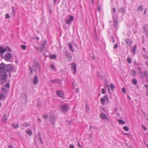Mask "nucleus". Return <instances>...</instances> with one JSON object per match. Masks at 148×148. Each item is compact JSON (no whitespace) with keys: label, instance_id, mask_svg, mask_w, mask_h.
I'll list each match as a JSON object with an SVG mask.
<instances>
[{"label":"nucleus","instance_id":"obj_1","mask_svg":"<svg viewBox=\"0 0 148 148\" xmlns=\"http://www.w3.org/2000/svg\"><path fill=\"white\" fill-rule=\"evenodd\" d=\"M14 70V67L11 64L6 65L3 63H1L0 64V77L4 80L6 79L8 76L6 72H10Z\"/></svg>","mask_w":148,"mask_h":148},{"label":"nucleus","instance_id":"obj_2","mask_svg":"<svg viewBox=\"0 0 148 148\" xmlns=\"http://www.w3.org/2000/svg\"><path fill=\"white\" fill-rule=\"evenodd\" d=\"M8 50L9 51H11V49L8 47H7L6 48H4L2 47H0V53L2 56Z\"/></svg>","mask_w":148,"mask_h":148},{"label":"nucleus","instance_id":"obj_3","mask_svg":"<svg viewBox=\"0 0 148 148\" xmlns=\"http://www.w3.org/2000/svg\"><path fill=\"white\" fill-rule=\"evenodd\" d=\"M69 105L67 104H63L61 105L60 107L62 109V110L63 112H64L67 111Z\"/></svg>","mask_w":148,"mask_h":148},{"label":"nucleus","instance_id":"obj_4","mask_svg":"<svg viewBox=\"0 0 148 148\" xmlns=\"http://www.w3.org/2000/svg\"><path fill=\"white\" fill-rule=\"evenodd\" d=\"M100 118L103 120H106L107 121H109V119L106 116V115L103 112H102L100 115Z\"/></svg>","mask_w":148,"mask_h":148},{"label":"nucleus","instance_id":"obj_5","mask_svg":"<svg viewBox=\"0 0 148 148\" xmlns=\"http://www.w3.org/2000/svg\"><path fill=\"white\" fill-rule=\"evenodd\" d=\"M106 100V102L109 101L108 97V95H105L103 98H102L101 99V103L103 105H104V103H105V100Z\"/></svg>","mask_w":148,"mask_h":148},{"label":"nucleus","instance_id":"obj_6","mask_svg":"<svg viewBox=\"0 0 148 148\" xmlns=\"http://www.w3.org/2000/svg\"><path fill=\"white\" fill-rule=\"evenodd\" d=\"M64 54L66 56L69 61H71V60L72 57L70 53L68 52L67 51H65Z\"/></svg>","mask_w":148,"mask_h":148},{"label":"nucleus","instance_id":"obj_7","mask_svg":"<svg viewBox=\"0 0 148 148\" xmlns=\"http://www.w3.org/2000/svg\"><path fill=\"white\" fill-rule=\"evenodd\" d=\"M49 121L52 124L54 125L55 122V117L53 115H50L49 116Z\"/></svg>","mask_w":148,"mask_h":148},{"label":"nucleus","instance_id":"obj_8","mask_svg":"<svg viewBox=\"0 0 148 148\" xmlns=\"http://www.w3.org/2000/svg\"><path fill=\"white\" fill-rule=\"evenodd\" d=\"M11 58V55L9 53L4 55V58L6 61H9Z\"/></svg>","mask_w":148,"mask_h":148},{"label":"nucleus","instance_id":"obj_9","mask_svg":"<svg viewBox=\"0 0 148 148\" xmlns=\"http://www.w3.org/2000/svg\"><path fill=\"white\" fill-rule=\"evenodd\" d=\"M74 17L73 16H70L69 18L66 20V23L68 25H69L71 24V21L73 20Z\"/></svg>","mask_w":148,"mask_h":148},{"label":"nucleus","instance_id":"obj_10","mask_svg":"<svg viewBox=\"0 0 148 148\" xmlns=\"http://www.w3.org/2000/svg\"><path fill=\"white\" fill-rule=\"evenodd\" d=\"M143 28L144 32L146 33V36H147V35L148 34V25L147 24L146 25H144Z\"/></svg>","mask_w":148,"mask_h":148},{"label":"nucleus","instance_id":"obj_11","mask_svg":"<svg viewBox=\"0 0 148 148\" xmlns=\"http://www.w3.org/2000/svg\"><path fill=\"white\" fill-rule=\"evenodd\" d=\"M56 94L59 97L62 98L64 96V92L61 90H58L56 91Z\"/></svg>","mask_w":148,"mask_h":148},{"label":"nucleus","instance_id":"obj_12","mask_svg":"<svg viewBox=\"0 0 148 148\" xmlns=\"http://www.w3.org/2000/svg\"><path fill=\"white\" fill-rule=\"evenodd\" d=\"M38 78L37 75L35 76L33 79V84L34 85H37L38 83Z\"/></svg>","mask_w":148,"mask_h":148},{"label":"nucleus","instance_id":"obj_13","mask_svg":"<svg viewBox=\"0 0 148 148\" xmlns=\"http://www.w3.org/2000/svg\"><path fill=\"white\" fill-rule=\"evenodd\" d=\"M71 68L74 70L73 73L75 74L76 71V65L75 63H72L71 64Z\"/></svg>","mask_w":148,"mask_h":148},{"label":"nucleus","instance_id":"obj_14","mask_svg":"<svg viewBox=\"0 0 148 148\" xmlns=\"http://www.w3.org/2000/svg\"><path fill=\"white\" fill-rule=\"evenodd\" d=\"M125 42H126L127 47H128L132 44L131 40L129 38H126L125 40Z\"/></svg>","mask_w":148,"mask_h":148},{"label":"nucleus","instance_id":"obj_15","mask_svg":"<svg viewBox=\"0 0 148 148\" xmlns=\"http://www.w3.org/2000/svg\"><path fill=\"white\" fill-rule=\"evenodd\" d=\"M21 97L26 102L27 101V97L26 94L25 93H23L21 95Z\"/></svg>","mask_w":148,"mask_h":148},{"label":"nucleus","instance_id":"obj_16","mask_svg":"<svg viewBox=\"0 0 148 148\" xmlns=\"http://www.w3.org/2000/svg\"><path fill=\"white\" fill-rule=\"evenodd\" d=\"M114 25L116 28H117L118 25V22L116 21L115 18H113Z\"/></svg>","mask_w":148,"mask_h":148},{"label":"nucleus","instance_id":"obj_17","mask_svg":"<svg viewBox=\"0 0 148 148\" xmlns=\"http://www.w3.org/2000/svg\"><path fill=\"white\" fill-rule=\"evenodd\" d=\"M35 66L36 67H37L36 69H38L39 68V69H40V66L39 62L38 61H36L35 62Z\"/></svg>","mask_w":148,"mask_h":148},{"label":"nucleus","instance_id":"obj_18","mask_svg":"<svg viewBox=\"0 0 148 148\" xmlns=\"http://www.w3.org/2000/svg\"><path fill=\"white\" fill-rule=\"evenodd\" d=\"M8 119L6 115L3 116L2 118V120L4 122H6Z\"/></svg>","mask_w":148,"mask_h":148},{"label":"nucleus","instance_id":"obj_19","mask_svg":"<svg viewBox=\"0 0 148 148\" xmlns=\"http://www.w3.org/2000/svg\"><path fill=\"white\" fill-rule=\"evenodd\" d=\"M118 11L120 13H123V14L125 13L124 9L123 7H121L119 8Z\"/></svg>","mask_w":148,"mask_h":148},{"label":"nucleus","instance_id":"obj_20","mask_svg":"<svg viewBox=\"0 0 148 148\" xmlns=\"http://www.w3.org/2000/svg\"><path fill=\"white\" fill-rule=\"evenodd\" d=\"M49 58L51 59H55L57 58L55 55H50L49 56Z\"/></svg>","mask_w":148,"mask_h":148},{"label":"nucleus","instance_id":"obj_21","mask_svg":"<svg viewBox=\"0 0 148 148\" xmlns=\"http://www.w3.org/2000/svg\"><path fill=\"white\" fill-rule=\"evenodd\" d=\"M35 48L37 51H39L40 52H41L42 51V49L41 47H38L36 46H35Z\"/></svg>","mask_w":148,"mask_h":148},{"label":"nucleus","instance_id":"obj_22","mask_svg":"<svg viewBox=\"0 0 148 148\" xmlns=\"http://www.w3.org/2000/svg\"><path fill=\"white\" fill-rule=\"evenodd\" d=\"M136 73L135 71L134 70L132 69L131 70V75L132 76L134 77L135 76Z\"/></svg>","mask_w":148,"mask_h":148},{"label":"nucleus","instance_id":"obj_23","mask_svg":"<svg viewBox=\"0 0 148 148\" xmlns=\"http://www.w3.org/2000/svg\"><path fill=\"white\" fill-rule=\"evenodd\" d=\"M132 82L134 85H136L137 84V81L136 79L134 78L132 79Z\"/></svg>","mask_w":148,"mask_h":148},{"label":"nucleus","instance_id":"obj_24","mask_svg":"<svg viewBox=\"0 0 148 148\" xmlns=\"http://www.w3.org/2000/svg\"><path fill=\"white\" fill-rule=\"evenodd\" d=\"M51 82L53 83H56L58 84L59 81V80H57V79L51 80Z\"/></svg>","mask_w":148,"mask_h":148},{"label":"nucleus","instance_id":"obj_25","mask_svg":"<svg viewBox=\"0 0 148 148\" xmlns=\"http://www.w3.org/2000/svg\"><path fill=\"white\" fill-rule=\"evenodd\" d=\"M136 45H134L133 46L132 49V52L134 53H135L136 52Z\"/></svg>","mask_w":148,"mask_h":148},{"label":"nucleus","instance_id":"obj_26","mask_svg":"<svg viewBox=\"0 0 148 148\" xmlns=\"http://www.w3.org/2000/svg\"><path fill=\"white\" fill-rule=\"evenodd\" d=\"M38 136H39V140L41 144H43V142H42V138H41V137L40 134V133H38Z\"/></svg>","mask_w":148,"mask_h":148},{"label":"nucleus","instance_id":"obj_27","mask_svg":"<svg viewBox=\"0 0 148 148\" xmlns=\"http://www.w3.org/2000/svg\"><path fill=\"white\" fill-rule=\"evenodd\" d=\"M118 121L120 124H125V122L124 121L121 120V119H118Z\"/></svg>","mask_w":148,"mask_h":148},{"label":"nucleus","instance_id":"obj_28","mask_svg":"<svg viewBox=\"0 0 148 148\" xmlns=\"http://www.w3.org/2000/svg\"><path fill=\"white\" fill-rule=\"evenodd\" d=\"M26 132L27 134L29 136H31L32 134V133L31 131L29 130L28 131L27 130H26Z\"/></svg>","mask_w":148,"mask_h":148},{"label":"nucleus","instance_id":"obj_29","mask_svg":"<svg viewBox=\"0 0 148 148\" xmlns=\"http://www.w3.org/2000/svg\"><path fill=\"white\" fill-rule=\"evenodd\" d=\"M110 87L112 90L113 89H114L115 88V86L112 83L110 84Z\"/></svg>","mask_w":148,"mask_h":148},{"label":"nucleus","instance_id":"obj_30","mask_svg":"<svg viewBox=\"0 0 148 148\" xmlns=\"http://www.w3.org/2000/svg\"><path fill=\"white\" fill-rule=\"evenodd\" d=\"M143 73L144 74V75L145 76L146 78H148V73L147 71H145Z\"/></svg>","mask_w":148,"mask_h":148},{"label":"nucleus","instance_id":"obj_31","mask_svg":"<svg viewBox=\"0 0 148 148\" xmlns=\"http://www.w3.org/2000/svg\"><path fill=\"white\" fill-rule=\"evenodd\" d=\"M69 48H70V49L71 50V51H74V49H73L72 48V45L70 44L69 43Z\"/></svg>","mask_w":148,"mask_h":148},{"label":"nucleus","instance_id":"obj_32","mask_svg":"<svg viewBox=\"0 0 148 148\" xmlns=\"http://www.w3.org/2000/svg\"><path fill=\"white\" fill-rule=\"evenodd\" d=\"M5 97V96L3 95L0 93V99H3Z\"/></svg>","mask_w":148,"mask_h":148},{"label":"nucleus","instance_id":"obj_33","mask_svg":"<svg viewBox=\"0 0 148 148\" xmlns=\"http://www.w3.org/2000/svg\"><path fill=\"white\" fill-rule=\"evenodd\" d=\"M138 10H140L141 11H142L143 10V5H140L138 7Z\"/></svg>","mask_w":148,"mask_h":148},{"label":"nucleus","instance_id":"obj_34","mask_svg":"<svg viewBox=\"0 0 148 148\" xmlns=\"http://www.w3.org/2000/svg\"><path fill=\"white\" fill-rule=\"evenodd\" d=\"M123 129L125 131H128L129 130V128L126 126H124L123 127Z\"/></svg>","mask_w":148,"mask_h":148},{"label":"nucleus","instance_id":"obj_35","mask_svg":"<svg viewBox=\"0 0 148 148\" xmlns=\"http://www.w3.org/2000/svg\"><path fill=\"white\" fill-rule=\"evenodd\" d=\"M12 125L13 126V127L15 129H16L17 128H18L19 127V125L18 124H17L16 125H15V124H12Z\"/></svg>","mask_w":148,"mask_h":148},{"label":"nucleus","instance_id":"obj_36","mask_svg":"<svg viewBox=\"0 0 148 148\" xmlns=\"http://www.w3.org/2000/svg\"><path fill=\"white\" fill-rule=\"evenodd\" d=\"M21 47L23 50H25L26 49V46L25 45H21Z\"/></svg>","mask_w":148,"mask_h":148},{"label":"nucleus","instance_id":"obj_37","mask_svg":"<svg viewBox=\"0 0 148 148\" xmlns=\"http://www.w3.org/2000/svg\"><path fill=\"white\" fill-rule=\"evenodd\" d=\"M127 62L129 64H130L132 63V60L130 58H127Z\"/></svg>","mask_w":148,"mask_h":148},{"label":"nucleus","instance_id":"obj_38","mask_svg":"<svg viewBox=\"0 0 148 148\" xmlns=\"http://www.w3.org/2000/svg\"><path fill=\"white\" fill-rule=\"evenodd\" d=\"M50 67L51 68L52 70H53L54 69H55L56 70V68H55V65L53 64H51L50 66Z\"/></svg>","mask_w":148,"mask_h":148},{"label":"nucleus","instance_id":"obj_39","mask_svg":"<svg viewBox=\"0 0 148 148\" xmlns=\"http://www.w3.org/2000/svg\"><path fill=\"white\" fill-rule=\"evenodd\" d=\"M138 70L139 71V73L141 75H142V73H143V72H142L141 71V70L140 68H138Z\"/></svg>","mask_w":148,"mask_h":148},{"label":"nucleus","instance_id":"obj_40","mask_svg":"<svg viewBox=\"0 0 148 148\" xmlns=\"http://www.w3.org/2000/svg\"><path fill=\"white\" fill-rule=\"evenodd\" d=\"M5 86L7 88H8L10 86V84L9 83H7Z\"/></svg>","mask_w":148,"mask_h":148},{"label":"nucleus","instance_id":"obj_41","mask_svg":"<svg viewBox=\"0 0 148 148\" xmlns=\"http://www.w3.org/2000/svg\"><path fill=\"white\" fill-rule=\"evenodd\" d=\"M45 44H44V43H43L42 45L41 48L43 50L45 48Z\"/></svg>","mask_w":148,"mask_h":148},{"label":"nucleus","instance_id":"obj_42","mask_svg":"<svg viewBox=\"0 0 148 148\" xmlns=\"http://www.w3.org/2000/svg\"><path fill=\"white\" fill-rule=\"evenodd\" d=\"M122 91L123 93L125 94L126 93L125 88H122Z\"/></svg>","mask_w":148,"mask_h":148},{"label":"nucleus","instance_id":"obj_43","mask_svg":"<svg viewBox=\"0 0 148 148\" xmlns=\"http://www.w3.org/2000/svg\"><path fill=\"white\" fill-rule=\"evenodd\" d=\"M29 71L31 72V74H32L33 73V70L32 69L31 67H29Z\"/></svg>","mask_w":148,"mask_h":148},{"label":"nucleus","instance_id":"obj_44","mask_svg":"<svg viewBox=\"0 0 148 148\" xmlns=\"http://www.w3.org/2000/svg\"><path fill=\"white\" fill-rule=\"evenodd\" d=\"M142 127L143 128V129L145 130L146 131L147 130V128L145 127L143 125H142Z\"/></svg>","mask_w":148,"mask_h":148},{"label":"nucleus","instance_id":"obj_45","mask_svg":"<svg viewBox=\"0 0 148 148\" xmlns=\"http://www.w3.org/2000/svg\"><path fill=\"white\" fill-rule=\"evenodd\" d=\"M5 18L7 19L9 18H10V16L8 14H5Z\"/></svg>","mask_w":148,"mask_h":148},{"label":"nucleus","instance_id":"obj_46","mask_svg":"<svg viewBox=\"0 0 148 148\" xmlns=\"http://www.w3.org/2000/svg\"><path fill=\"white\" fill-rule=\"evenodd\" d=\"M48 115H44L43 116V118L45 119H48Z\"/></svg>","mask_w":148,"mask_h":148},{"label":"nucleus","instance_id":"obj_47","mask_svg":"<svg viewBox=\"0 0 148 148\" xmlns=\"http://www.w3.org/2000/svg\"><path fill=\"white\" fill-rule=\"evenodd\" d=\"M2 91L4 93H5L6 92V90L5 88H2Z\"/></svg>","mask_w":148,"mask_h":148},{"label":"nucleus","instance_id":"obj_48","mask_svg":"<svg viewBox=\"0 0 148 148\" xmlns=\"http://www.w3.org/2000/svg\"><path fill=\"white\" fill-rule=\"evenodd\" d=\"M94 33L95 34L96 36H97V33L96 32V28L94 27Z\"/></svg>","mask_w":148,"mask_h":148},{"label":"nucleus","instance_id":"obj_49","mask_svg":"<svg viewBox=\"0 0 148 148\" xmlns=\"http://www.w3.org/2000/svg\"><path fill=\"white\" fill-rule=\"evenodd\" d=\"M101 93L103 94H104L105 93V90L103 88L101 89Z\"/></svg>","mask_w":148,"mask_h":148},{"label":"nucleus","instance_id":"obj_50","mask_svg":"<svg viewBox=\"0 0 148 148\" xmlns=\"http://www.w3.org/2000/svg\"><path fill=\"white\" fill-rule=\"evenodd\" d=\"M118 47V45L117 43H116L114 45V49H115L116 48H117Z\"/></svg>","mask_w":148,"mask_h":148},{"label":"nucleus","instance_id":"obj_51","mask_svg":"<svg viewBox=\"0 0 148 148\" xmlns=\"http://www.w3.org/2000/svg\"><path fill=\"white\" fill-rule=\"evenodd\" d=\"M69 148H74V146L73 145H70L69 146Z\"/></svg>","mask_w":148,"mask_h":148},{"label":"nucleus","instance_id":"obj_52","mask_svg":"<svg viewBox=\"0 0 148 148\" xmlns=\"http://www.w3.org/2000/svg\"><path fill=\"white\" fill-rule=\"evenodd\" d=\"M8 148H13L12 145L11 144L9 145L8 146Z\"/></svg>","mask_w":148,"mask_h":148},{"label":"nucleus","instance_id":"obj_53","mask_svg":"<svg viewBox=\"0 0 148 148\" xmlns=\"http://www.w3.org/2000/svg\"><path fill=\"white\" fill-rule=\"evenodd\" d=\"M144 86L146 89L148 88V85L147 84H145L144 85Z\"/></svg>","mask_w":148,"mask_h":148},{"label":"nucleus","instance_id":"obj_54","mask_svg":"<svg viewBox=\"0 0 148 148\" xmlns=\"http://www.w3.org/2000/svg\"><path fill=\"white\" fill-rule=\"evenodd\" d=\"M112 10H113V13H115L116 12V9L114 8H112Z\"/></svg>","mask_w":148,"mask_h":148},{"label":"nucleus","instance_id":"obj_55","mask_svg":"<svg viewBox=\"0 0 148 148\" xmlns=\"http://www.w3.org/2000/svg\"><path fill=\"white\" fill-rule=\"evenodd\" d=\"M109 85H108L107 84V85H106V87L108 88V90L109 91V92H110V89L109 88Z\"/></svg>","mask_w":148,"mask_h":148},{"label":"nucleus","instance_id":"obj_56","mask_svg":"<svg viewBox=\"0 0 148 148\" xmlns=\"http://www.w3.org/2000/svg\"><path fill=\"white\" fill-rule=\"evenodd\" d=\"M86 111L88 112L89 110V108L88 107V106H86Z\"/></svg>","mask_w":148,"mask_h":148},{"label":"nucleus","instance_id":"obj_57","mask_svg":"<svg viewBox=\"0 0 148 148\" xmlns=\"http://www.w3.org/2000/svg\"><path fill=\"white\" fill-rule=\"evenodd\" d=\"M24 126L26 127H27L29 126V125L27 123H25V124Z\"/></svg>","mask_w":148,"mask_h":148},{"label":"nucleus","instance_id":"obj_58","mask_svg":"<svg viewBox=\"0 0 148 148\" xmlns=\"http://www.w3.org/2000/svg\"><path fill=\"white\" fill-rule=\"evenodd\" d=\"M147 11V9H145L144 11V13L145 14H146Z\"/></svg>","mask_w":148,"mask_h":148},{"label":"nucleus","instance_id":"obj_59","mask_svg":"<svg viewBox=\"0 0 148 148\" xmlns=\"http://www.w3.org/2000/svg\"><path fill=\"white\" fill-rule=\"evenodd\" d=\"M75 92L77 93H78L79 92V89L78 88L77 89L75 90Z\"/></svg>","mask_w":148,"mask_h":148},{"label":"nucleus","instance_id":"obj_60","mask_svg":"<svg viewBox=\"0 0 148 148\" xmlns=\"http://www.w3.org/2000/svg\"><path fill=\"white\" fill-rule=\"evenodd\" d=\"M144 57L145 58L147 59H148V56L146 55H144Z\"/></svg>","mask_w":148,"mask_h":148},{"label":"nucleus","instance_id":"obj_61","mask_svg":"<svg viewBox=\"0 0 148 148\" xmlns=\"http://www.w3.org/2000/svg\"><path fill=\"white\" fill-rule=\"evenodd\" d=\"M12 13L14 15V7H13L12 9Z\"/></svg>","mask_w":148,"mask_h":148},{"label":"nucleus","instance_id":"obj_62","mask_svg":"<svg viewBox=\"0 0 148 148\" xmlns=\"http://www.w3.org/2000/svg\"><path fill=\"white\" fill-rule=\"evenodd\" d=\"M38 121H39L40 123H41V121L40 119L39 118L38 119Z\"/></svg>","mask_w":148,"mask_h":148},{"label":"nucleus","instance_id":"obj_63","mask_svg":"<svg viewBox=\"0 0 148 148\" xmlns=\"http://www.w3.org/2000/svg\"><path fill=\"white\" fill-rule=\"evenodd\" d=\"M146 94L148 96V90H147L146 92Z\"/></svg>","mask_w":148,"mask_h":148},{"label":"nucleus","instance_id":"obj_64","mask_svg":"<svg viewBox=\"0 0 148 148\" xmlns=\"http://www.w3.org/2000/svg\"><path fill=\"white\" fill-rule=\"evenodd\" d=\"M143 142H144V143L146 145V146L148 148V145L146 144V143L145 142V141H144Z\"/></svg>","mask_w":148,"mask_h":148}]
</instances>
